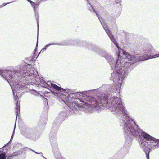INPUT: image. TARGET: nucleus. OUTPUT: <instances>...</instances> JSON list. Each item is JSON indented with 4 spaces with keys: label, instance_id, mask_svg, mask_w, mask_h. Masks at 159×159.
<instances>
[{
    "label": "nucleus",
    "instance_id": "4be33fe9",
    "mask_svg": "<svg viewBox=\"0 0 159 159\" xmlns=\"http://www.w3.org/2000/svg\"><path fill=\"white\" fill-rule=\"evenodd\" d=\"M74 43L73 44L74 45H80V44L82 43H84V42L81 41H79L78 40H75L73 41Z\"/></svg>",
    "mask_w": 159,
    "mask_h": 159
},
{
    "label": "nucleus",
    "instance_id": "2f4dec72",
    "mask_svg": "<svg viewBox=\"0 0 159 159\" xmlns=\"http://www.w3.org/2000/svg\"><path fill=\"white\" fill-rule=\"evenodd\" d=\"M2 148H3L2 147V148H0V149H2Z\"/></svg>",
    "mask_w": 159,
    "mask_h": 159
},
{
    "label": "nucleus",
    "instance_id": "9b49d317",
    "mask_svg": "<svg viewBox=\"0 0 159 159\" xmlns=\"http://www.w3.org/2000/svg\"><path fill=\"white\" fill-rule=\"evenodd\" d=\"M36 131V129L33 128L27 129L22 133V134L25 137L33 139L34 138Z\"/></svg>",
    "mask_w": 159,
    "mask_h": 159
},
{
    "label": "nucleus",
    "instance_id": "5701e85b",
    "mask_svg": "<svg viewBox=\"0 0 159 159\" xmlns=\"http://www.w3.org/2000/svg\"><path fill=\"white\" fill-rule=\"evenodd\" d=\"M38 32L37 35V42H36V44L35 49L34 50V54H35V52L37 51V48L38 47Z\"/></svg>",
    "mask_w": 159,
    "mask_h": 159
},
{
    "label": "nucleus",
    "instance_id": "6e6552de",
    "mask_svg": "<svg viewBox=\"0 0 159 159\" xmlns=\"http://www.w3.org/2000/svg\"><path fill=\"white\" fill-rule=\"evenodd\" d=\"M46 84L47 87L46 88L49 89V88H51V87H52L53 89V90L54 89V90L53 91H51L52 94L58 98L61 97V96H62L63 98L65 97V94L61 92H63L66 94H68L69 93V92H70L69 90L63 89L61 87L58 86L56 84L51 82L50 81H48L46 82Z\"/></svg>",
    "mask_w": 159,
    "mask_h": 159
},
{
    "label": "nucleus",
    "instance_id": "412c9836",
    "mask_svg": "<svg viewBox=\"0 0 159 159\" xmlns=\"http://www.w3.org/2000/svg\"><path fill=\"white\" fill-rule=\"evenodd\" d=\"M30 93L35 96H39L40 95L39 93L37 91L34 89L31 90L30 91Z\"/></svg>",
    "mask_w": 159,
    "mask_h": 159
},
{
    "label": "nucleus",
    "instance_id": "4468645a",
    "mask_svg": "<svg viewBox=\"0 0 159 159\" xmlns=\"http://www.w3.org/2000/svg\"><path fill=\"white\" fill-rule=\"evenodd\" d=\"M15 96V95L14 96ZM18 97L16 95L14 97V99L16 102V109H15V111L16 113V120H17V116L20 113V106L19 105L18 106Z\"/></svg>",
    "mask_w": 159,
    "mask_h": 159
},
{
    "label": "nucleus",
    "instance_id": "6ab92c4d",
    "mask_svg": "<svg viewBox=\"0 0 159 159\" xmlns=\"http://www.w3.org/2000/svg\"><path fill=\"white\" fill-rule=\"evenodd\" d=\"M121 151L117 152L114 155V156L109 159H120L121 158Z\"/></svg>",
    "mask_w": 159,
    "mask_h": 159
},
{
    "label": "nucleus",
    "instance_id": "aec40b11",
    "mask_svg": "<svg viewBox=\"0 0 159 159\" xmlns=\"http://www.w3.org/2000/svg\"><path fill=\"white\" fill-rule=\"evenodd\" d=\"M16 122H15V125H14V130H13V132L12 135V136H11V139H10V141L6 144L5 145L2 147V148H4V147H5L8 144V143H11V140L13 138V135H14V133H15V127H16Z\"/></svg>",
    "mask_w": 159,
    "mask_h": 159
},
{
    "label": "nucleus",
    "instance_id": "c9c22d12",
    "mask_svg": "<svg viewBox=\"0 0 159 159\" xmlns=\"http://www.w3.org/2000/svg\"><path fill=\"white\" fill-rule=\"evenodd\" d=\"M87 1L88 0H86Z\"/></svg>",
    "mask_w": 159,
    "mask_h": 159
},
{
    "label": "nucleus",
    "instance_id": "9d476101",
    "mask_svg": "<svg viewBox=\"0 0 159 159\" xmlns=\"http://www.w3.org/2000/svg\"><path fill=\"white\" fill-rule=\"evenodd\" d=\"M147 142L145 141H142L140 144V147L142 148L146 154L147 159H149V154L151 151L149 142L148 140H147Z\"/></svg>",
    "mask_w": 159,
    "mask_h": 159
},
{
    "label": "nucleus",
    "instance_id": "1a4fd4ad",
    "mask_svg": "<svg viewBox=\"0 0 159 159\" xmlns=\"http://www.w3.org/2000/svg\"><path fill=\"white\" fill-rule=\"evenodd\" d=\"M50 141L55 158L56 159H65L62 157L58 150L56 135H54L51 136Z\"/></svg>",
    "mask_w": 159,
    "mask_h": 159
},
{
    "label": "nucleus",
    "instance_id": "393cba45",
    "mask_svg": "<svg viewBox=\"0 0 159 159\" xmlns=\"http://www.w3.org/2000/svg\"><path fill=\"white\" fill-rule=\"evenodd\" d=\"M14 2V1H13V2H8V3H3L2 5H1L0 6V8H2V7H3L5 6L6 5H7L10 3L13 2Z\"/></svg>",
    "mask_w": 159,
    "mask_h": 159
},
{
    "label": "nucleus",
    "instance_id": "473e14b6",
    "mask_svg": "<svg viewBox=\"0 0 159 159\" xmlns=\"http://www.w3.org/2000/svg\"><path fill=\"white\" fill-rule=\"evenodd\" d=\"M104 86V85H103L102 86V87H103V86Z\"/></svg>",
    "mask_w": 159,
    "mask_h": 159
},
{
    "label": "nucleus",
    "instance_id": "7c9ffc66",
    "mask_svg": "<svg viewBox=\"0 0 159 159\" xmlns=\"http://www.w3.org/2000/svg\"><path fill=\"white\" fill-rule=\"evenodd\" d=\"M54 125H55V124H54H54H53V127H52V130H53V129L54 126Z\"/></svg>",
    "mask_w": 159,
    "mask_h": 159
},
{
    "label": "nucleus",
    "instance_id": "b1692460",
    "mask_svg": "<svg viewBox=\"0 0 159 159\" xmlns=\"http://www.w3.org/2000/svg\"><path fill=\"white\" fill-rule=\"evenodd\" d=\"M159 57V54H156L153 55H152L151 56V57H149V58H145V59H148L146 60H148L149 59L152 58H154L156 57Z\"/></svg>",
    "mask_w": 159,
    "mask_h": 159
},
{
    "label": "nucleus",
    "instance_id": "423d86ee",
    "mask_svg": "<svg viewBox=\"0 0 159 159\" xmlns=\"http://www.w3.org/2000/svg\"><path fill=\"white\" fill-rule=\"evenodd\" d=\"M92 90H89L88 91H84L80 92H76V93H78L76 98H77V97L79 96V93L84 95V99L87 101L91 103V105L92 107L96 108L98 110L101 108L102 102L103 101V100L105 99L104 98V97H103V95L101 96L100 97L98 96L93 97L92 96H89L86 95L88 92ZM70 91L72 92V93H75L70 90Z\"/></svg>",
    "mask_w": 159,
    "mask_h": 159
},
{
    "label": "nucleus",
    "instance_id": "a211bd4d",
    "mask_svg": "<svg viewBox=\"0 0 159 159\" xmlns=\"http://www.w3.org/2000/svg\"><path fill=\"white\" fill-rule=\"evenodd\" d=\"M153 48L152 45L150 44H148L145 48V52L147 53H150L152 52Z\"/></svg>",
    "mask_w": 159,
    "mask_h": 159
},
{
    "label": "nucleus",
    "instance_id": "2eb2a0df",
    "mask_svg": "<svg viewBox=\"0 0 159 159\" xmlns=\"http://www.w3.org/2000/svg\"><path fill=\"white\" fill-rule=\"evenodd\" d=\"M47 0H38L36 3H35L32 1L30 3V4L33 8H34V7L36 9L38 7L39 5L40 4L41 1H42L44 2Z\"/></svg>",
    "mask_w": 159,
    "mask_h": 159
},
{
    "label": "nucleus",
    "instance_id": "0eeeda50",
    "mask_svg": "<svg viewBox=\"0 0 159 159\" xmlns=\"http://www.w3.org/2000/svg\"><path fill=\"white\" fill-rule=\"evenodd\" d=\"M27 71L29 72L28 74V79L29 82H30V80H35L37 83L40 82L41 85L43 87H47L46 86V81L43 80V79L40 78L38 77H37V74H38L37 71L34 68L30 67L31 64H27Z\"/></svg>",
    "mask_w": 159,
    "mask_h": 159
},
{
    "label": "nucleus",
    "instance_id": "72a5a7b5",
    "mask_svg": "<svg viewBox=\"0 0 159 159\" xmlns=\"http://www.w3.org/2000/svg\"><path fill=\"white\" fill-rule=\"evenodd\" d=\"M112 86H113V84H112Z\"/></svg>",
    "mask_w": 159,
    "mask_h": 159
},
{
    "label": "nucleus",
    "instance_id": "f3484780",
    "mask_svg": "<svg viewBox=\"0 0 159 159\" xmlns=\"http://www.w3.org/2000/svg\"><path fill=\"white\" fill-rule=\"evenodd\" d=\"M34 12L35 14V18L36 19V20L37 22V30L38 32H39V13L38 10L36 9L35 8V7H34V8H33Z\"/></svg>",
    "mask_w": 159,
    "mask_h": 159
},
{
    "label": "nucleus",
    "instance_id": "f03ea898",
    "mask_svg": "<svg viewBox=\"0 0 159 159\" xmlns=\"http://www.w3.org/2000/svg\"><path fill=\"white\" fill-rule=\"evenodd\" d=\"M105 100L102 102L101 106L108 108L120 120V126L123 129L124 134L135 123L129 116L122 104L121 99L112 94L111 92L103 95Z\"/></svg>",
    "mask_w": 159,
    "mask_h": 159
},
{
    "label": "nucleus",
    "instance_id": "dca6fc26",
    "mask_svg": "<svg viewBox=\"0 0 159 159\" xmlns=\"http://www.w3.org/2000/svg\"><path fill=\"white\" fill-rule=\"evenodd\" d=\"M61 45V44H60V43H49V44H47L41 50V51L39 52V55L40 53L42 51V52H43L44 51L46 50L48 47H49L51 45Z\"/></svg>",
    "mask_w": 159,
    "mask_h": 159
},
{
    "label": "nucleus",
    "instance_id": "f704fd0d",
    "mask_svg": "<svg viewBox=\"0 0 159 159\" xmlns=\"http://www.w3.org/2000/svg\"><path fill=\"white\" fill-rule=\"evenodd\" d=\"M106 85V86H108L109 85Z\"/></svg>",
    "mask_w": 159,
    "mask_h": 159
},
{
    "label": "nucleus",
    "instance_id": "c85d7f7f",
    "mask_svg": "<svg viewBox=\"0 0 159 159\" xmlns=\"http://www.w3.org/2000/svg\"><path fill=\"white\" fill-rule=\"evenodd\" d=\"M113 21L114 22H116V19H113Z\"/></svg>",
    "mask_w": 159,
    "mask_h": 159
},
{
    "label": "nucleus",
    "instance_id": "39448f33",
    "mask_svg": "<svg viewBox=\"0 0 159 159\" xmlns=\"http://www.w3.org/2000/svg\"><path fill=\"white\" fill-rule=\"evenodd\" d=\"M125 138V146L129 147L131 145L133 137L140 139L142 137L144 139L148 140L151 149L154 150L159 148V139H158L148 134L140 129L135 123L134 124L126 133H124Z\"/></svg>",
    "mask_w": 159,
    "mask_h": 159
},
{
    "label": "nucleus",
    "instance_id": "20e7f679",
    "mask_svg": "<svg viewBox=\"0 0 159 159\" xmlns=\"http://www.w3.org/2000/svg\"><path fill=\"white\" fill-rule=\"evenodd\" d=\"M72 93L70 91L68 94L66 93L65 98H63L62 96L59 97L69 107V108H65L60 112L59 117L62 120H64L70 114H76L80 111H84V109L87 106L86 103L76 98L78 93Z\"/></svg>",
    "mask_w": 159,
    "mask_h": 159
},
{
    "label": "nucleus",
    "instance_id": "ddd939ff",
    "mask_svg": "<svg viewBox=\"0 0 159 159\" xmlns=\"http://www.w3.org/2000/svg\"><path fill=\"white\" fill-rule=\"evenodd\" d=\"M87 2H88V4H87L88 9L91 12H94L96 14L97 17L99 19V20L101 25L102 26L103 28L104 27L106 29L107 26L108 27V26H107V25H106V24H105V27L104 26H103V25H102V22L101 21V20H100V16L98 14V13L97 12V11L95 10V9L93 8V7L90 4V3L89 1L88 0H87Z\"/></svg>",
    "mask_w": 159,
    "mask_h": 159
},
{
    "label": "nucleus",
    "instance_id": "7ed1b4c3",
    "mask_svg": "<svg viewBox=\"0 0 159 159\" xmlns=\"http://www.w3.org/2000/svg\"><path fill=\"white\" fill-rule=\"evenodd\" d=\"M27 65L25 63H22L19 69L13 70H0V75L7 81L11 87L14 96L19 89L27 87L29 83L28 74L27 71Z\"/></svg>",
    "mask_w": 159,
    "mask_h": 159
},
{
    "label": "nucleus",
    "instance_id": "a878e982",
    "mask_svg": "<svg viewBox=\"0 0 159 159\" xmlns=\"http://www.w3.org/2000/svg\"><path fill=\"white\" fill-rule=\"evenodd\" d=\"M32 151L35 153H36L38 154H40L41 155V156H42L43 158H45L43 156V154L42 153H38L37 152H36L34 151L31 150Z\"/></svg>",
    "mask_w": 159,
    "mask_h": 159
},
{
    "label": "nucleus",
    "instance_id": "f8f14e48",
    "mask_svg": "<svg viewBox=\"0 0 159 159\" xmlns=\"http://www.w3.org/2000/svg\"><path fill=\"white\" fill-rule=\"evenodd\" d=\"M20 152L19 151L14 152L11 156L7 157V159H18L16 156L20 155ZM7 156L5 152L0 151V159H6Z\"/></svg>",
    "mask_w": 159,
    "mask_h": 159
},
{
    "label": "nucleus",
    "instance_id": "bb28decb",
    "mask_svg": "<svg viewBox=\"0 0 159 159\" xmlns=\"http://www.w3.org/2000/svg\"><path fill=\"white\" fill-rule=\"evenodd\" d=\"M116 3L121 4V1H116Z\"/></svg>",
    "mask_w": 159,
    "mask_h": 159
},
{
    "label": "nucleus",
    "instance_id": "f257e3e1",
    "mask_svg": "<svg viewBox=\"0 0 159 159\" xmlns=\"http://www.w3.org/2000/svg\"><path fill=\"white\" fill-rule=\"evenodd\" d=\"M103 29L111 41L117 48L119 55L118 58L116 59L105 51L99 48L98 49L99 51L97 52L106 59L113 70L110 78V80H112L114 84L113 87L111 90L117 93L119 92L123 79L128 75L130 66L134 63L145 60L147 59L139 54L134 56L131 55L119 47L109 28L107 26L106 29L103 27Z\"/></svg>",
    "mask_w": 159,
    "mask_h": 159
},
{
    "label": "nucleus",
    "instance_id": "c756f323",
    "mask_svg": "<svg viewBox=\"0 0 159 159\" xmlns=\"http://www.w3.org/2000/svg\"><path fill=\"white\" fill-rule=\"evenodd\" d=\"M47 99H46L45 98H44V102H46V101L47 102Z\"/></svg>",
    "mask_w": 159,
    "mask_h": 159
},
{
    "label": "nucleus",
    "instance_id": "cd10ccee",
    "mask_svg": "<svg viewBox=\"0 0 159 159\" xmlns=\"http://www.w3.org/2000/svg\"><path fill=\"white\" fill-rule=\"evenodd\" d=\"M27 1H28L30 4V3L32 1L31 0H26Z\"/></svg>",
    "mask_w": 159,
    "mask_h": 159
}]
</instances>
